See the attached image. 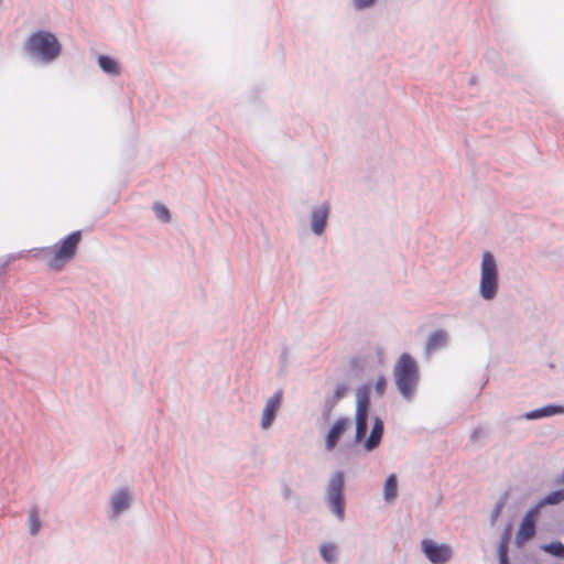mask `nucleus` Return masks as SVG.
Segmentation results:
<instances>
[{"mask_svg":"<svg viewBox=\"0 0 564 564\" xmlns=\"http://www.w3.org/2000/svg\"><path fill=\"white\" fill-rule=\"evenodd\" d=\"M41 520L39 517V511L36 507H33L29 512V527H30V534L32 536H35L39 534L41 530Z\"/></svg>","mask_w":564,"mask_h":564,"instance_id":"4be33fe9","label":"nucleus"},{"mask_svg":"<svg viewBox=\"0 0 564 564\" xmlns=\"http://www.w3.org/2000/svg\"><path fill=\"white\" fill-rule=\"evenodd\" d=\"M555 484H564V469L560 476L555 479Z\"/></svg>","mask_w":564,"mask_h":564,"instance_id":"473e14b6","label":"nucleus"},{"mask_svg":"<svg viewBox=\"0 0 564 564\" xmlns=\"http://www.w3.org/2000/svg\"><path fill=\"white\" fill-rule=\"evenodd\" d=\"M352 3L356 10H365L371 8L376 3V0H352Z\"/></svg>","mask_w":564,"mask_h":564,"instance_id":"cd10ccee","label":"nucleus"},{"mask_svg":"<svg viewBox=\"0 0 564 564\" xmlns=\"http://www.w3.org/2000/svg\"><path fill=\"white\" fill-rule=\"evenodd\" d=\"M448 345V334L444 329L432 332L425 341V352L431 354L445 348Z\"/></svg>","mask_w":564,"mask_h":564,"instance_id":"ddd939ff","label":"nucleus"},{"mask_svg":"<svg viewBox=\"0 0 564 564\" xmlns=\"http://www.w3.org/2000/svg\"><path fill=\"white\" fill-rule=\"evenodd\" d=\"M350 425V420L346 416H341L335 421V423L330 426L329 431L325 437V449L330 452L333 451L341 436L346 433Z\"/></svg>","mask_w":564,"mask_h":564,"instance_id":"9d476101","label":"nucleus"},{"mask_svg":"<svg viewBox=\"0 0 564 564\" xmlns=\"http://www.w3.org/2000/svg\"><path fill=\"white\" fill-rule=\"evenodd\" d=\"M329 215V205L327 203L322 204L318 207H314L311 212V229L314 235L321 236L326 228L327 218Z\"/></svg>","mask_w":564,"mask_h":564,"instance_id":"f8f14e48","label":"nucleus"},{"mask_svg":"<svg viewBox=\"0 0 564 564\" xmlns=\"http://www.w3.org/2000/svg\"><path fill=\"white\" fill-rule=\"evenodd\" d=\"M98 65L106 74L119 75L120 73L117 61L109 55H99Z\"/></svg>","mask_w":564,"mask_h":564,"instance_id":"a211bd4d","label":"nucleus"},{"mask_svg":"<svg viewBox=\"0 0 564 564\" xmlns=\"http://www.w3.org/2000/svg\"><path fill=\"white\" fill-rule=\"evenodd\" d=\"M153 210L155 213L156 218L162 223H169L171 220V213L163 204L154 203Z\"/></svg>","mask_w":564,"mask_h":564,"instance_id":"5701e85b","label":"nucleus"},{"mask_svg":"<svg viewBox=\"0 0 564 564\" xmlns=\"http://www.w3.org/2000/svg\"><path fill=\"white\" fill-rule=\"evenodd\" d=\"M510 534H511V524H508L501 534L500 542L506 541V543H509Z\"/></svg>","mask_w":564,"mask_h":564,"instance_id":"7c9ffc66","label":"nucleus"},{"mask_svg":"<svg viewBox=\"0 0 564 564\" xmlns=\"http://www.w3.org/2000/svg\"><path fill=\"white\" fill-rule=\"evenodd\" d=\"M508 497H509V494L508 491H505L500 498L497 500L494 509L491 510V513H490V524L491 525H495V523L497 522L498 518L500 517L501 514V511L502 509L505 508L507 501H508Z\"/></svg>","mask_w":564,"mask_h":564,"instance_id":"412c9836","label":"nucleus"},{"mask_svg":"<svg viewBox=\"0 0 564 564\" xmlns=\"http://www.w3.org/2000/svg\"><path fill=\"white\" fill-rule=\"evenodd\" d=\"M132 497L128 488H120L111 495V517L117 518L119 514L128 510L131 506Z\"/></svg>","mask_w":564,"mask_h":564,"instance_id":"9b49d317","label":"nucleus"},{"mask_svg":"<svg viewBox=\"0 0 564 564\" xmlns=\"http://www.w3.org/2000/svg\"><path fill=\"white\" fill-rule=\"evenodd\" d=\"M398 496V478L394 474H390L383 486V498L387 502L394 501Z\"/></svg>","mask_w":564,"mask_h":564,"instance_id":"dca6fc26","label":"nucleus"},{"mask_svg":"<svg viewBox=\"0 0 564 564\" xmlns=\"http://www.w3.org/2000/svg\"><path fill=\"white\" fill-rule=\"evenodd\" d=\"M395 384L404 399H410L419 382V367L414 358L403 352L393 368Z\"/></svg>","mask_w":564,"mask_h":564,"instance_id":"7ed1b4c3","label":"nucleus"},{"mask_svg":"<svg viewBox=\"0 0 564 564\" xmlns=\"http://www.w3.org/2000/svg\"><path fill=\"white\" fill-rule=\"evenodd\" d=\"M494 68L496 72H499V68L496 65H494Z\"/></svg>","mask_w":564,"mask_h":564,"instance_id":"c9c22d12","label":"nucleus"},{"mask_svg":"<svg viewBox=\"0 0 564 564\" xmlns=\"http://www.w3.org/2000/svg\"><path fill=\"white\" fill-rule=\"evenodd\" d=\"M486 434L485 430L482 427H476L469 436L470 443H475L478 441L480 436H484Z\"/></svg>","mask_w":564,"mask_h":564,"instance_id":"c756f323","label":"nucleus"},{"mask_svg":"<svg viewBox=\"0 0 564 564\" xmlns=\"http://www.w3.org/2000/svg\"><path fill=\"white\" fill-rule=\"evenodd\" d=\"M480 276L498 278V267L494 254L489 251L482 253L480 263Z\"/></svg>","mask_w":564,"mask_h":564,"instance_id":"2eb2a0df","label":"nucleus"},{"mask_svg":"<svg viewBox=\"0 0 564 564\" xmlns=\"http://www.w3.org/2000/svg\"><path fill=\"white\" fill-rule=\"evenodd\" d=\"M8 264V262H3L2 264H0V274L4 271V268L6 265Z\"/></svg>","mask_w":564,"mask_h":564,"instance_id":"f704fd0d","label":"nucleus"},{"mask_svg":"<svg viewBox=\"0 0 564 564\" xmlns=\"http://www.w3.org/2000/svg\"><path fill=\"white\" fill-rule=\"evenodd\" d=\"M345 474L337 470L329 479L326 491V501L329 510L336 516L339 521L345 518Z\"/></svg>","mask_w":564,"mask_h":564,"instance_id":"39448f33","label":"nucleus"},{"mask_svg":"<svg viewBox=\"0 0 564 564\" xmlns=\"http://www.w3.org/2000/svg\"><path fill=\"white\" fill-rule=\"evenodd\" d=\"M540 550L553 557L564 560V543L561 541H552L550 543L541 544Z\"/></svg>","mask_w":564,"mask_h":564,"instance_id":"aec40b11","label":"nucleus"},{"mask_svg":"<svg viewBox=\"0 0 564 564\" xmlns=\"http://www.w3.org/2000/svg\"><path fill=\"white\" fill-rule=\"evenodd\" d=\"M541 508L535 503L524 513L516 534V544L521 546L524 542L533 539L536 533V521Z\"/></svg>","mask_w":564,"mask_h":564,"instance_id":"423d86ee","label":"nucleus"},{"mask_svg":"<svg viewBox=\"0 0 564 564\" xmlns=\"http://www.w3.org/2000/svg\"><path fill=\"white\" fill-rule=\"evenodd\" d=\"M498 558H499V564H510L509 557H508V543H506V541L499 542Z\"/></svg>","mask_w":564,"mask_h":564,"instance_id":"a878e982","label":"nucleus"},{"mask_svg":"<svg viewBox=\"0 0 564 564\" xmlns=\"http://www.w3.org/2000/svg\"><path fill=\"white\" fill-rule=\"evenodd\" d=\"M387 387V380L384 376H379L375 383V392L378 397H382L384 394Z\"/></svg>","mask_w":564,"mask_h":564,"instance_id":"bb28decb","label":"nucleus"},{"mask_svg":"<svg viewBox=\"0 0 564 564\" xmlns=\"http://www.w3.org/2000/svg\"><path fill=\"white\" fill-rule=\"evenodd\" d=\"M282 497L284 500H295L296 502H299V497L288 485H284L282 487Z\"/></svg>","mask_w":564,"mask_h":564,"instance_id":"c85d7f7f","label":"nucleus"},{"mask_svg":"<svg viewBox=\"0 0 564 564\" xmlns=\"http://www.w3.org/2000/svg\"><path fill=\"white\" fill-rule=\"evenodd\" d=\"M498 57L495 53H487L486 55V58L489 61V62H495V58Z\"/></svg>","mask_w":564,"mask_h":564,"instance_id":"72a5a7b5","label":"nucleus"},{"mask_svg":"<svg viewBox=\"0 0 564 564\" xmlns=\"http://www.w3.org/2000/svg\"><path fill=\"white\" fill-rule=\"evenodd\" d=\"M336 405L337 404L334 403L333 401L328 400L327 398L325 399L323 410H322V415H321L322 421L324 423H327L329 421L332 412Z\"/></svg>","mask_w":564,"mask_h":564,"instance_id":"393cba45","label":"nucleus"},{"mask_svg":"<svg viewBox=\"0 0 564 564\" xmlns=\"http://www.w3.org/2000/svg\"><path fill=\"white\" fill-rule=\"evenodd\" d=\"M80 240L82 231L76 230L64 237L58 245L44 249L43 251L45 253L52 254V258L47 261V265L54 270L62 269L64 264L76 254Z\"/></svg>","mask_w":564,"mask_h":564,"instance_id":"20e7f679","label":"nucleus"},{"mask_svg":"<svg viewBox=\"0 0 564 564\" xmlns=\"http://www.w3.org/2000/svg\"><path fill=\"white\" fill-rule=\"evenodd\" d=\"M282 397H283V391L278 390L273 393V395H271L267 400L264 409L262 411V416H261V423H260L261 429L268 430L272 426V424L276 417V414H278V411H279V408H280V404L282 401Z\"/></svg>","mask_w":564,"mask_h":564,"instance_id":"6e6552de","label":"nucleus"},{"mask_svg":"<svg viewBox=\"0 0 564 564\" xmlns=\"http://www.w3.org/2000/svg\"><path fill=\"white\" fill-rule=\"evenodd\" d=\"M348 386L344 382L337 383L334 393L332 397H327L328 400L333 401L334 403H338L341 399L346 397L348 393Z\"/></svg>","mask_w":564,"mask_h":564,"instance_id":"b1692460","label":"nucleus"},{"mask_svg":"<svg viewBox=\"0 0 564 564\" xmlns=\"http://www.w3.org/2000/svg\"><path fill=\"white\" fill-rule=\"evenodd\" d=\"M498 278L480 276L479 294L485 301H491L498 292Z\"/></svg>","mask_w":564,"mask_h":564,"instance_id":"4468645a","label":"nucleus"},{"mask_svg":"<svg viewBox=\"0 0 564 564\" xmlns=\"http://www.w3.org/2000/svg\"><path fill=\"white\" fill-rule=\"evenodd\" d=\"M24 50L31 57L52 63L61 55L62 46L53 33L40 30L26 39Z\"/></svg>","mask_w":564,"mask_h":564,"instance_id":"f03ea898","label":"nucleus"},{"mask_svg":"<svg viewBox=\"0 0 564 564\" xmlns=\"http://www.w3.org/2000/svg\"><path fill=\"white\" fill-rule=\"evenodd\" d=\"M319 555L327 564H334L337 561L338 550L335 543L324 542L319 545Z\"/></svg>","mask_w":564,"mask_h":564,"instance_id":"f3484780","label":"nucleus"},{"mask_svg":"<svg viewBox=\"0 0 564 564\" xmlns=\"http://www.w3.org/2000/svg\"><path fill=\"white\" fill-rule=\"evenodd\" d=\"M286 361H288V349L284 348L281 356H280V362L283 367L286 366Z\"/></svg>","mask_w":564,"mask_h":564,"instance_id":"2f4dec72","label":"nucleus"},{"mask_svg":"<svg viewBox=\"0 0 564 564\" xmlns=\"http://www.w3.org/2000/svg\"><path fill=\"white\" fill-rule=\"evenodd\" d=\"M356 410H355V437L354 443H362L364 449L368 453L377 449L383 437L384 423L376 416L372 421V427L369 435L368 432V417L370 411V386L362 384L356 390Z\"/></svg>","mask_w":564,"mask_h":564,"instance_id":"f257e3e1","label":"nucleus"},{"mask_svg":"<svg viewBox=\"0 0 564 564\" xmlns=\"http://www.w3.org/2000/svg\"><path fill=\"white\" fill-rule=\"evenodd\" d=\"M564 501V488L554 490L545 495L536 505L542 509L545 506H556Z\"/></svg>","mask_w":564,"mask_h":564,"instance_id":"6ab92c4d","label":"nucleus"},{"mask_svg":"<svg viewBox=\"0 0 564 564\" xmlns=\"http://www.w3.org/2000/svg\"><path fill=\"white\" fill-rule=\"evenodd\" d=\"M557 414H564V405L560 404H546L542 408L534 409L532 411L525 412L523 414L512 416L509 419V421H520V420H540L543 417H550Z\"/></svg>","mask_w":564,"mask_h":564,"instance_id":"1a4fd4ad","label":"nucleus"},{"mask_svg":"<svg viewBox=\"0 0 564 564\" xmlns=\"http://www.w3.org/2000/svg\"><path fill=\"white\" fill-rule=\"evenodd\" d=\"M421 550L432 564H446L453 555V550L445 543H436L431 539L421 541Z\"/></svg>","mask_w":564,"mask_h":564,"instance_id":"0eeeda50","label":"nucleus"}]
</instances>
